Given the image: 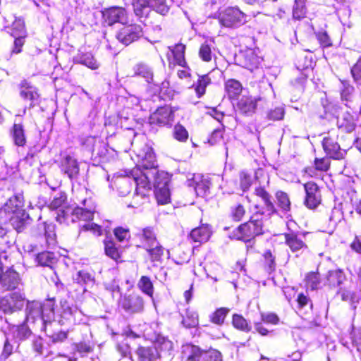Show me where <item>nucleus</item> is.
<instances>
[{
	"mask_svg": "<svg viewBox=\"0 0 361 361\" xmlns=\"http://www.w3.org/2000/svg\"><path fill=\"white\" fill-rule=\"evenodd\" d=\"M244 66L250 71L257 68L260 64V59L252 50H248L245 52L244 54Z\"/></svg>",
	"mask_w": 361,
	"mask_h": 361,
	"instance_id": "nucleus-39",
	"label": "nucleus"
},
{
	"mask_svg": "<svg viewBox=\"0 0 361 361\" xmlns=\"http://www.w3.org/2000/svg\"><path fill=\"white\" fill-rule=\"evenodd\" d=\"M137 157L142 168L146 171H157L155 154L151 147L145 146L143 150L137 154Z\"/></svg>",
	"mask_w": 361,
	"mask_h": 361,
	"instance_id": "nucleus-16",
	"label": "nucleus"
},
{
	"mask_svg": "<svg viewBox=\"0 0 361 361\" xmlns=\"http://www.w3.org/2000/svg\"><path fill=\"white\" fill-rule=\"evenodd\" d=\"M264 257L265 259V264L269 268V271H274L276 267V263L275 257L273 256L270 250H267L264 254Z\"/></svg>",
	"mask_w": 361,
	"mask_h": 361,
	"instance_id": "nucleus-63",
	"label": "nucleus"
},
{
	"mask_svg": "<svg viewBox=\"0 0 361 361\" xmlns=\"http://www.w3.org/2000/svg\"><path fill=\"white\" fill-rule=\"evenodd\" d=\"M133 181L128 176H116L113 178L111 186L115 188L120 195L126 196L132 189Z\"/></svg>",
	"mask_w": 361,
	"mask_h": 361,
	"instance_id": "nucleus-19",
	"label": "nucleus"
},
{
	"mask_svg": "<svg viewBox=\"0 0 361 361\" xmlns=\"http://www.w3.org/2000/svg\"><path fill=\"white\" fill-rule=\"evenodd\" d=\"M256 100L252 97H243L238 104V109L243 114H252L256 109Z\"/></svg>",
	"mask_w": 361,
	"mask_h": 361,
	"instance_id": "nucleus-36",
	"label": "nucleus"
},
{
	"mask_svg": "<svg viewBox=\"0 0 361 361\" xmlns=\"http://www.w3.org/2000/svg\"><path fill=\"white\" fill-rule=\"evenodd\" d=\"M138 361H154L157 357L154 348L140 347L137 350Z\"/></svg>",
	"mask_w": 361,
	"mask_h": 361,
	"instance_id": "nucleus-37",
	"label": "nucleus"
},
{
	"mask_svg": "<svg viewBox=\"0 0 361 361\" xmlns=\"http://www.w3.org/2000/svg\"><path fill=\"white\" fill-rule=\"evenodd\" d=\"M255 194L257 196L262 198L268 211H274V207L271 201V196L263 188H257L255 189Z\"/></svg>",
	"mask_w": 361,
	"mask_h": 361,
	"instance_id": "nucleus-50",
	"label": "nucleus"
},
{
	"mask_svg": "<svg viewBox=\"0 0 361 361\" xmlns=\"http://www.w3.org/2000/svg\"><path fill=\"white\" fill-rule=\"evenodd\" d=\"M229 311L230 310L226 307H221L217 309L210 315V321L215 324L219 326L222 325Z\"/></svg>",
	"mask_w": 361,
	"mask_h": 361,
	"instance_id": "nucleus-44",
	"label": "nucleus"
},
{
	"mask_svg": "<svg viewBox=\"0 0 361 361\" xmlns=\"http://www.w3.org/2000/svg\"><path fill=\"white\" fill-rule=\"evenodd\" d=\"M120 306L128 313H138L142 311L144 307L142 297L136 294L125 295L119 301Z\"/></svg>",
	"mask_w": 361,
	"mask_h": 361,
	"instance_id": "nucleus-11",
	"label": "nucleus"
},
{
	"mask_svg": "<svg viewBox=\"0 0 361 361\" xmlns=\"http://www.w3.org/2000/svg\"><path fill=\"white\" fill-rule=\"evenodd\" d=\"M211 82V79L207 75L200 76L196 85L195 90L198 97H201L205 93L207 86Z\"/></svg>",
	"mask_w": 361,
	"mask_h": 361,
	"instance_id": "nucleus-46",
	"label": "nucleus"
},
{
	"mask_svg": "<svg viewBox=\"0 0 361 361\" xmlns=\"http://www.w3.org/2000/svg\"><path fill=\"white\" fill-rule=\"evenodd\" d=\"M64 170L70 178L75 177L79 172L77 161L70 156L66 157L64 163Z\"/></svg>",
	"mask_w": 361,
	"mask_h": 361,
	"instance_id": "nucleus-38",
	"label": "nucleus"
},
{
	"mask_svg": "<svg viewBox=\"0 0 361 361\" xmlns=\"http://www.w3.org/2000/svg\"><path fill=\"white\" fill-rule=\"evenodd\" d=\"M199 56L204 61H210L212 58L210 46L207 44H202L199 50Z\"/></svg>",
	"mask_w": 361,
	"mask_h": 361,
	"instance_id": "nucleus-57",
	"label": "nucleus"
},
{
	"mask_svg": "<svg viewBox=\"0 0 361 361\" xmlns=\"http://www.w3.org/2000/svg\"><path fill=\"white\" fill-rule=\"evenodd\" d=\"M187 184L189 187H192L195 190L197 195L205 196L210 188V181L204 178L200 173H190L187 176Z\"/></svg>",
	"mask_w": 361,
	"mask_h": 361,
	"instance_id": "nucleus-9",
	"label": "nucleus"
},
{
	"mask_svg": "<svg viewBox=\"0 0 361 361\" xmlns=\"http://www.w3.org/2000/svg\"><path fill=\"white\" fill-rule=\"evenodd\" d=\"M351 74L357 85H361V58L351 68Z\"/></svg>",
	"mask_w": 361,
	"mask_h": 361,
	"instance_id": "nucleus-60",
	"label": "nucleus"
},
{
	"mask_svg": "<svg viewBox=\"0 0 361 361\" xmlns=\"http://www.w3.org/2000/svg\"><path fill=\"white\" fill-rule=\"evenodd\" d=\"M26 318L27 320L42 319V303L37 301L27 302L26 306Z\"/></svg>",
	"mask_w": 361,
	"mask_h": 361,
	"instance_id": "nucleus-28",
	"label": "nucleus"
},
{
	"mask_svg": "<svg viewBox=\"0 0 361 361\" xmlns=\"http://www.w3.org/2000/svg\"><path fill=\"white\" fill-rule=\"evenodd\" d=\"M23 197L21 195H15L5 203L1 209V212L11 215L8 219L12 226L19 230L23 226V219L21 216L24 215L22 209Z\"/></svg>",
	"mask_w": 361,
	"mask_h": 361,
	"instance_id": "nucleus-3",
	"label": "nucleus"
},
{
	"mask_svg": "<svg viewBox=\"0 0 361 361\" xmlns=\"http://www.w3.org/2000/svg\"><path fill=\"white\" fill-rule=\"evenodd\" d=\"M143 35L142 27L137 24L123 25L116 33L117 39L124 45H129Z\"/></svg>",
	"mask_w": 361,
	"mask_h": 361,
	"instance_id": "nucleus-6",
	"label": "nucleus"
},
{
	"mask_svg": "<svg viewBox=\"0 0 361 361\" xmlns=\"http://www.w3.org/2000/svg\"><path fill=\"white\" fill-rule=\"evenodd\" d=\"M169 178L166 174L161 172L153 183L157 200L160 204H167L170 200V190L169 188Z\"/></svg>",
	"mask_w": 361,
	"mask_h": 361,
	"instance_id": "nucleus-7",
	"label": "nucleus"
},
{
	"mask_svg": "<svg viewBox=\"0 0 361 361\" xmlns=\"http://www.w3.org/2000/svg\"><path fill=\"white\" fill-rule=\"evenodd\" d=\"M305 281L307 288L311 290L317 289L320 283L319 276L315 272L308 274L306 276Z\"/></svg>",
	"mask_w": 361,
	"mask_h": 361,
	"instance_id": "nucleus-54",
	"label": "nucleus"
},
{
	"mask_svg": "<svg viewBox=\"0 0 361 361\" xmlns=\"http://www.w3.org/2000/svg\"><path fill=\"white\" fill-rule=\"evenodd\" d=\"M285 243L293 252H302L307 249L306 243L295 233L290 232L284 234Z\"/></svg>",
	"mask_w": 361,
	"mask_h": 361,
	"instance_id": "nucleus-20",
	"label": "nucleus"
},
{
	"mask_svg": "<svg viewBox=\"0 0 361 361\" xmlns=\"http://www.w3.org/2000/svg\"><path fill=\"white\" fill-rule=\"evenodd\" d=\"M11 135L16 145L24 146L25 145L26 138L22 124L14 123L11 130Z\"/></svg>",
	"mask_w": 361,
	"mask_h": 361,
	"instance_id": "nucleus-33",
	"label": "nucleus"
},
{
	"mask_svg": "<svg viewBox=\"0 0 361 361\" xmlns=\"http://www.w3.org/2000/svg\"><path fill=\"white\" fill-rule=\"evenodd\" d=\"M346 283V276L341 269L331 270L326 275V284L331 288L343 287Z\"/></svg>",
	"mask_w": 361,
	"mask_h": 361,
	"instance_id": "nucleus-22",
	"label": "nucleus"
},
{
	"mask_svg": "<svg viewBox=\"0 0 361 361\" xmlns=\"http://www.w3.org/2000/svg\"><path fill=\"white\" fill-rule=\"evenodd\" d=\"M262 233V222L259 216H252L250 220L241 224L233 232V238L250 242L255 236Z\"/></svg>",
	"mask_w": 361,
	"mask_h": 361,
	"instance_id": "nucleus-4",
	"label": "nucleus"
},
{
	"mask_svg": "<svg viewBox=\"0 0 361 361\" xmlns=\"http://www.w3.org/2000/svg\"><path fill=\"white\" fill-rule=\"evenodd\" d=\"M305 191V204L309 209L316 208L321 202V195L319 188L314 182H308L304 185Z\"/></svg>",
	"mask_w": 361,
	"mask_h": 361,
	"instance_id": "nucleus-14",
	"label": "nucleus"
},
{
	"mask_svg": "<svg viewBox=\"0 0 361 361\" xmlns=\"http://www.w3.org/2000/svg\"><path fill=\"white\" fill-rule=\"evenodd\" d=\"M337 294L340 295L343 301L349 302L352 305L357 303L361 298L360 294L352 289V286L346 283L340 288Z\"/></svg>",
	"mask_w": 361,
	"mask_h": 361,
	"instance_id": "nucleus-23",
	"label": "nucleus"
},
{
	"mask_svg": "<svg viewBox=\"0 0 361 361\" xmlns=\"http://www.w3.org/2000/svg\"><path fill=\"white\" fill-rule=\"evenodd\" d=\"M73 280L81 286H92L94 283L93 274L85 270L78 271L73 276Z\"/></svg>",
	"mask_w": 361,
	"mask_h": 361,
	"instance_id": "nucleus-32",
	"label": "nucleus"
},
{
	"mask_svg": "<svg viewBox=\"0 0 361 361\" xmlns=\"http://www.w3.org/2000/svg\"><path fill=\"white\" fill-rule=\"evenodd\" d=\"M137 236L142 243L144 248L148 247L149 246H153V245L158 242L152 227H146L142 228L138 233H137Z\"/></svg>",
	"mask_w": 361,
	"mask_h": 361,
	"instance_id": "nucleus-24",
	"label": "nucleus"
},
{
	"mask_svg": "<svg viewBox=\"0 0 361 361\" xmlns=\"http://www.w3.org/2000/svg\"><path fill=\"white\" fill-rule=\"evenodd\" d=\"M25 297L20 292L9 293L0 300V311L5 314H11L23 309Z\"/></svg>",
	"mask_w": 361,
	"mask_h": 361,
	"instance_id": "nucleus-5",
	"label": "nucleus"
},
{
	"mask_svg": "<svg viewBox=\"0 0 361 361\" xmlns=\"http://www.w3.org/2000/svg\"><path fill=\"white\" fill-rule=\"evenodd\" d=\"M314 165L317 170L326 171L330 166L329 158L324 157L322 159H315Z\"/></svg>",
	"mask_w": 361,
	"mask_h": 361,
	"instance_id": "nucleus-61",
	"label": "nucleus"
},
{
	"mask_svg": "<svg viewBox=\"0 0 361 361\" xmlns=\"http://www.w3.org/2000/svg\"><path fill=\"white\" fill-rule=\"evenodd\" d=\"M105 252L114 260H117L120 257L118 250L111 241L105 242Z\"/></svg>",
	"mask_w": 361,
	"mask_h": 361,
	"instance_id": "nucleus-59",
	"label": "nucleus"
},
{
	"mask_svg": "<svg viewBox=\"0 0 361 361\" xmlns=\"http://www.w3.org/2000/svg\"><path fill=\"white\" fill-rule=\"evenodd\" d=\"M54 300H47L42 304V320L44 322H50L54 318Z\"/></svg>",
	"mask_w": 361,
	"mask_h": 361,
	"instance_id": "nucleus-30",
	"label": "nucleus"
},
{
	"mask_svg": "<svg viewBox=\"0 0 361 361\" xmlns=\"http://www.w3.org/2000/svg\"><path fill=\"white\" fill-rule=\"evenodd\" d=\"M138 288L146 295L152 297L153 295V285L150 279L143 276L137 283Z\"/></svg>",
	"mask_w": 361,
	"mask_h": 361,
	"instance_id": "nucleus-47",
	"label": "nucleus"
},
{
	"mask_svg": "<svg viewBox=\"0 0 361 361\" xmlns=\"http://www.w3.org/2000/svg\"><path fill=\"white\" fill-rule=\"evenodd\" d=\"M20 96L25 100L30 102V106H35L39 101V94L37 87L27 80H23L20 85Z\"/></svg>",
	"mask_w": 361,
	"mask_h": 361,
	"instance_id": "nucleus-17",
	"label": "nucleus"
},
{
	"mask_svg": "<svg viewBox=\"0 0 361 361\" xmlns=\"http://www.w3.org/2000/svg\"><path fill=\"white\" fill-rule=\"evenodd\" d=\"M276 199L280 207L284 211H289L290 202L288 195L282 191H279L276 194Z\"/></svg>",
	"mask_w": 361,
	"mask_h": 361,
	"instance_id": "nucleus-53",
	"label": "nucleus"
},
{
	"mask_svg": "<svg viewBox=\"0 0 361 361\" xmlns=\"http://www.w3.org/2000/svg\"><path fill=\"white\" fill-rule=\"evenodd\" d=\"M13 36L25 35L24 21L20 18H16L12 24Z\"/></svg>",
	"mask_w": 361,
	"mask_h": 361,
	"instance_id": "nucleus-55",
	"label": "nucleus"
},
{
	"mask_svg": "<svg viewBox=\"0 0 361 361\" xmlns=\"http://www.w3.org/2000/svg\"><path fill=\"white\" fill-rule=\"evenodd\" d=\"M171 54L173 56V59H170L169 56V63H173L174 65H178L182 67L186 66V61L185 59V46L183 44H177L173 47H169Z\"/></svg>",
	"mask_w": 361,
	"mask_h": 361,
	"instance_id": "nucleus-21",
	"label": "nucleus"
},
{
	"mask_svg": "<svg viewBox=\"0 0 361 361\" xmlns=\"http://www.w3.org/2000/svg\"><path fill=\"white\" fill-rule=\"evenodd\" d=\"M82 204V207H77L73 210L72 215L79 220H92L94 212V206L92 201L84 200Z\"/></svg>",
	"mask_w": 361,
	"mask_h": 361,
	"instance_id": "nucleus-18",
	"label": "nucleus"
},
{
	"mask_svg": "<svg viewBox=\"0 0 361 361\" xmlns=\"http://www.w3.org/2000/svg\"><path fill=\"white\" fill-rule=\"evenodd\" d=\"M21 279L18 273L13 269H8L4 272L0 281V288L2 291H6L17 288L20 284Z\"/></svg>",
	"mask_w": 361,
	"mask_h": 361,
	"instance_id": "nucleus-15",
	"label": "nucleus"
},
{
	"mask_svg": "<svg viewBox=\"0 0 361 361\" xmlns=\"http://www.w3.org/2000/svg\"><path fill=\"white\" fill-rule=\"evenodd\" d=\"M188 361H222V356L219 351L211 350L202 351L198 347H190V354L188 357Z\"/></svg>",
	"mask_w": 361,
	"mask_h": 361,
	"instance_id": "nucleus-10",
	"label": "nucleus"
},
{
	"mask_svg": "<svg viewBox=\"0 0 361 361\" xmlns=\"http://www.w3.org/2000/svg\"><path fill=\"white\" fill-rule=\"evenodd\" d=\"M150 124L159 126H171L174 120L173 111L169 106H161L158 108L149 116Z\"/></svg>",
	"mask_w": 361,
	"mask_h": 361,
	"instance_id": "nucleus-8",
	"label": "nucleus"
},
{
	"mask_svg": "<svg viewBox=\"0 0 361 361\" xmlns=\"http://www.w3.org/2000/svg\"><path fill=\"white\" fill-rule=\"evenodd\" d=\"M44 235L49 245H53L56 243L55 226L52 224L45 223Z\"/></svg>",
	"mask_w": 361,
	"mask_h": 361,
	"instance_id": "nucleus-51",
	"label": "nucleus"
},
{
	"mask_svg": "<svg viewBox=\"0 0 361 361\" xmlns=\"http://www.w3.org/2000/svg\"><path fill=\"white\" fill-rule=\"evenodd\" d=\"M11 331L13 336L20 341L27 339L31 334V331L25 324L13 326Z\"/></svg>",
	"mask_w": 361,
	"mask_h": 361,
	"instance_id": "nucleus-41",
	"label": "nucleus"
},
{
	"mask_svg": "<svg viewBox=\"0 0 361 361\" xmlns=\"http://www.w3.org/2000/svg\"><path fill=\"white\" fill-rule=\"evenodd\" d=\"M132 76H140L145 78L146 82H151L153 80L152 69L146 64L137 63L133 67Z\"/></svg>",
	"mask_w": 361,
	"mask_h": 361,
	"instance_id": "nucleus-29",
	"label": "nucleus"
},
{
	"mask_svg": "<svg viewBox=\"0 0 361 361\" xmlns=\"http://www.w3.org/2000/svg\"><path fill=\"white\" fill-rule=\"evenodd\" d=\"M148 252L152 261H160L164 254V247L159 242L156 243L153 246H149L145 248Z\"/></svg>",
	"mask_w": 361,
	"mask_h": 361,
	"instance_id": "nucleus-45",
	"label": "nucleus"
},
{
	"mask_svg": "<svg viewBox=\"0 0 361 361\" xmlns=\"http://www.w3.org/2000/svg\"><path fill=\"white\" fill-rule=\"evenodd\" d=\"M92 349L93 347L85 342H80L76 345V350L82 356L87 355L92 351Z\"/></svg>",
	"mask_w": 361,
	"mask_h": 361,
	"instance_id": "nucleus-64",
	"label": "nucleus"
},
{
	"mask_svg": "<svg viewBox=\"0 0 361 361\" xmlns=\"http://www.w3.org/2000/svg\"><path fill=\"white\" fill-rule=\"evenodd\" d=\"M245 210L244 207L241 204H238L232 209L231 217L233 220L238 221L241 220L245 215Z\"/></svg>",
	"mask_w": 361,
	"mask_h": 361,
	"instance_id": "nucleus-62",
	"label": "nucleus"
},
{
	"mask_svg": "<svg viewBox=\"0 0 361 361\" xmlns=\"http://www.w3.org/2000/svg\"><path fill=\"white\" fill-rule=\"evenodd\" d=\"M232 324L235 329L244 332H249L252 329L247 320L243 316L238 314L233 315Z\"/></svg>",
	"mask_w": 361,
	"mask_h": 361,
	"instance_id": "nucleus-43",
	"label": "nucleus"
},
{
	"mask_svg": "<svg viewBox=\"0 0 361 361\" xmlns=\"http://www.w3.org/2000/svg\"><path fill=\"white\" fill-rule=\"evenodd\" d=\"M225 89L228 97L231 99H234L240 94L242 91V85L238 80L231 79L226 82Z\"/></svg>",
	"mask_w": 361,
	"mask_h": 361,
	"instance_id": "nucleus-40",
	"label": "nucleus"
},
{
	"mask_svg": "<svg viewBox=\"0 0 361 361\" xmlns=\"http://www.w3.org/2000/svg\"><path fill=\"white\" fill-rule=\"evenodd\" d=\"M73 60L75 63L84 65L92 70H96L99 67V63L91 53H78Z\"/></svg>",
	"mask_w": 361,
	"mask_h": 361,
	"instance_id": "nucleus-25",
	"label": "nucleus"
},
{
	"mask_svg": "<svg viewBox=\"0 0 361 361\" xmlns=\"http://www.w3.org/2000/svg\"><path fill=\"white\" fill-rule=\"evenodd\" d=\"M210 235L211 231L208 226H202L191 231L190 238L195 243H203L209 240Z\"/></svg>",
	"mask_w": 361,
	"mask_h": 361,
	"instance_id": "nucleus-27",
	"label": "nucleus"
},
{
	"mask_svg": "<svg viewBox=\"0 0 361 361\" xmlns=\"http://www.w3.org/2000/svg\"><path fill=\"white\" fill-rule=\"evenodd\" d=\"M171 0H150V8L157 13L166 15L171 6Z\"/></svg>",
	"mask_w": 361,
	"mask_h": 361,
	"instance_id": "nucleus-35",
	"label": "nucleus"
},
{
	"mask_svg": "<svg viewBox=\"0 0 361 361\" xmlns=\"http://www.w3.org/2000/svg\"><path fill=\"white\" fill-rule=\"evenodd\" d=\"M183 325L186 328L195 327L198 324V314L195 311L187 310L183 317Z\"/></svg>",
	"mask_w": 361,
	"mask_h": 361,
	"instance_id": "nucleus-42",
	"label": "nucleus"
},
{
	"mask_svg": "<svg viewBox=\"0 0 361 361\" xmlns=\"http://www.w3.org/2000/svg\"><path fill=\"white\" fill-rule=\"evenodd\" d=\"M133 6L138 18L147 16L149 12L150 0H133Z\"/></svg>",
	"mask_w": 361,
	"mask_h": 361,
	"instance_id": "nucleus-31",
	"label": "nucleus"
},
{
	"mask_svg": "<svg viewBox=\"0 0 361 361\" xmlns=\"http://www.w3.org/2000/svg\"><path fill=\"white\" fill-rule=\"evenodd\" d=\"M219 23L229 28H237L249 20L250 16L237 7H228L220 11L216 16Z\"/></svg>",
	"mask_w": 361,
	"mask_h": 361,
	"instance_id": "nucleus-2",
	"label": "nucleus"
},
{
	"mask_svg": "<svg viewBox=\"0 0 361 361\" xmlns=\"http://www.w3.org/2000/svg\"><path fill=\"white\" fill-rule=\"evenodd\" d=\"M173 135L176 140L180 142H185L188 138L187 130L180 124H176L174 126Z\"/></svg>",
	"mask_w": 361,
	"mask_h": 361,
	"instance_id": "nucleus-52",
	"label": "nucleus"
},
{
	"mask_svg": "<svg viewBox=\"0 0 361 361\" xmlns=\"http://www.w3.org/2000/svg\"><path fill=\"white\" fill-rule=\"evenodd\" d=\"M306 14L305 0H295L293 8V16L295 19H300Z\"/></svg>",
	"mask_w": 361,
	"mask_h": 361,
	"instance_id": "nucleus-48",
	"label": "nucleus"
},
{
	"mask_svg": "<svg viewBox=\"0 0 361 361\" xmlns=\"http://www.w3.org/2000/svg\"><path fill=\"white\" fill-rule=\"evenodd\" d=\"M61 317L68 320L70 323L75 324L77 322L76 317L81 316V312L75 306H71L67 301H61Z\"/></svg>",
	"mask_w": 361,
	"mask_h": 361,
	"instance_id": "nucleus-26",
	"label": "nucleus"
},
{
	"mask_svg": "<svg viewBox=\"0 0 361 361\" xmlns=\"http://www.w3.org/2000/svg\"><path fill=\"white\" fill-rule=\"evenodd\" d=\"M338 125L340 128H344L346 131L351 132L355 127V121L353 116L346 111L338 118Z\"/></svg>",
	"mask_w": 361,
	"mask_h": 361,
	"instance_id": "nucleus-34",
	"label": "nucleus"
},
{
	"mask_svg": "<svg viewBox=\"0 0 361 361\" xmlns=\"http://www.w3.org/2000/svg\"><path fill=\"white\" fill-rule=\"evenodd\" d=\"M322 146L324 152L330 158L340 160L344 159L346 154V151L341 148L336 137H324Z\"/></svg>",
	"mask_w": 361,
	"mask_h": 361,
	"instance_id": "nucleus-12",
	"label": "nucleus"
},
{
	"mask_svg": "<svg viewBox=\"0 0 361 361\" xmlns=\"http://www.w3.org/2000/svg\"><path fill=\"white\" fill-rule=\"evenodd\" d=\"M36 259L41 266L49 267L55 262V256L53 252H43L37 255Z\"/></svg>",
	"mask_w": 361,
	"mask_h": 361,
	"instance_id": "nucleus-49",
	"label": "nucleus"
},
{
	"mask_svg": "<svg viewBox=\"0 0 361 361\" xmlns=\"http://www.w3.org/2000/svg\"><path fill=\"white\" fill-rule=\"evenodd\" d=\"M284 114L283 107H276L268 111L267 118L271 121H280L283 118Z\"/></svg>",
	"mask_w": 361,
	"mask_h": 361,
	"instance_id": "nucleus-56",
	"label": "nucleus"
},
{
	"mask_svg": "<svg viewBox=\"0 0 361 361\" xmlns=\"http://www.w3.org/2000/svg\"><path fill=\"white\" fill-rule=\"evenodd\" d=\"M103 18L109 25H112L116 23H120L123 25L129 23L127 16V12L122 7H111L103 11Z\"/></svg>",
	"mask_w": 361,
	"mask_h": 361,
	"instance_id": "nucleus-13",
	"label": "nucleus"
},
{
	"mask_svg": "<svg viewBox=\"0 0 361 361\" xmlns=\"http://www.w3.org/2000/svg\"><path fill=\"white\" fill-rule=\"evenodd\" d=\"M66 200V196L63 192H59L56 194V195L54 197L49 204V207L51 209H58L60 208L65 202Z\"/></svg>",
	"mask_w": 361,
	"mask_h": 361,
	"instance_id": "nucleus-58",
	"label": "nucleus"
},
{
	"mask_svg": "<svg viewBox=\"0 0 361 361\" xmlns=\"http://www.w3.org/2000/svg\"><path fill=\"white\" fill-rule=\"evenodd\" d=\"M159 174L161 173L154 169V171H143L140 176L132 178L133 183L136 185V188L133 202L128 207H136L142 203L140 200L146 197L147 192L152 188V180H153L154 183Z\"/></svg>",
	"mask_w": 361,
	"mask_h": 361,
	"instance_id": "nucleus-1",
	"label": "nucleus"
}]
</instances>
